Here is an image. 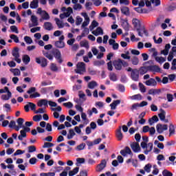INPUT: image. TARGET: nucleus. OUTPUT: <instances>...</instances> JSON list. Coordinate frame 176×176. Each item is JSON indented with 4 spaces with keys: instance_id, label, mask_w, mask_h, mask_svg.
Returning a JSON list of instances; mask_svg holds the SVG:
<instances>
[{
    "instance_id": "f257e3e1",
    "label": "nucleus",
    "mask_w": 176,
    "mask_h": 176,
    "mask_svg": "<svg viewBox=\"0 0 176 176\" xmlns=\"http://www.w3.org/2000/svg\"><path fill=\"white\" fill-rule=\"evenodd\" d=\"M140 145L142 149H144V155H148L149 152H152L153 149V143L146 144L145 142H142Z\"/></svg>"
},
{
    "instance_id": "f03ea898",
    "label": "nucleus",
    "mask_w": 176,
    "mask_h": 176,
    "mask_svg": "<svg viewBox=\"0 0 176 176\" xmlns=\"http://www.w3.org/2000/svg\"><path fill=\"white\" fill-rule=\"evenodd\" d=\"M75 72L76 74L82 75L84 72H86V64H85V63L83 62L78 63L76 65Z\"/></svg>"
},
{
    "instance_id": "7ed1b4c3",
    "label": "nucleus",
    "mask_w": 176,
    "mask_h": 176,
    "mask_svg": "<svg viewBox=\"0 0 176 176\" xmlns=\"http://www.w3.org/2000/svg\"><path fill=\"white\" fill-rule=\"evenodd\" d=\"M22 129H23L20 131V135L18 136L19 141H23V138H25L27 137V133L30 132L31 130L28 126H23Z\"/></svg>"
},
{
    "instance_id": "20e7f679",
    "label": "nucleus",
    "mask_w": 176,
    "mask_h": 176,
    "mask_svg": "<svg viewBox=\"0 0 176 176\" xmlns=\"http://www.w3.org/2000/svg\"><path fill=\"white\" fill-rule=\"evenodd\" d=\"M168 126H167V124H158L156 126V130L158 134H163V133H164V131L168 130Z\"/></svg>"
},
{
    "instance_id": "39448f33",
    "label": "nucleus",
    "mask_w": 176,
    "mask_h": 176,
    "mask_svg": "<svg viewBox=\"0 0 176 176\" xmlns=\"http://www.w3.org/2000/svg\"><path fill=\"white\" fill-rule=\"evenodd\" d=\"M81 15L85 19V21L82 24V28H85V27H87V25L90 24V18L89 17V15H87V13L86 12H82Z\"/></svg>"
},
{
    "instance_id": "423d86ee",
    "label": "nucleus",
    "mask_w": 176,
    "mask_h": 176,
    "mask_svg": "<svg viewBox=\"0 0 176 176\" xmlns=\"http://www.w3.org/2000/svg\"><path fill=\"white\" fill-rule=\"evenodd\" d=\"M36 63L40 64L43 68L47 66V59L43 57L36 58Z\"/></svg>"
},
{
    "instance_id": "0eeeda50",
    "label": "nucleus",
    "mask_w": 176,
    "mask_h": 176,
    "mask_svg": "<svg viewBox=\"0 0 176 176\" xmlns=\"http://www.w3.org/2000/svg\"><path fill=\"white\" fill-rule=\"evenodd\" d=\"M19 47H15L12 51V56L14 57L15 61H16L18 64H20V63H21V59L19 58L20 54H19Z\"/></svg>"
},
{
    "instance_id": "6e6552de",
    "label": "nucleus",
    "mask_w": 176,
    "mask_h": 176,
    "mask_svg": "<svg viewBox=\"0 0 176 176\" xmlns=\"http://www.w3.org/2000/svg\"><path fill=\"white\" fill-rule=\"evenodd\" d=\"M131 148L135 153H140L141 152V147L140 146V144L138 142H133L131 144Z\"/></svg>"
},
{
    "instance_id": "1a4fd4ad",
    "label": "nucleus",
    "mask_w": 176,
    "mask_h": 176,
    "mask_svg": "<svg viewBox=\"0 0 176 176\" xmlns=\"http://www.w3.org/2000/svg\"><path fill=\"white\" fill-rule=\"evenodd\" d=\"M105 167H107V160H102L100 162V164H99L97 167H96V171L98 173H101V171H102V170H104L105 168Z\"/></svg>"
},
{
    "instance_id": "9d476101",
    "label": "nucleus",
    "mask_w": 176,
    "mask_h": 176,
    "mask_svg": "<svg viewBox=\"0 0 176 176\" xmlns=\"http://www.w3.org/2000/svg\"><path fill=\"white\" fill-rule=\"evenodd\" d=\"M73 11H72V8L69 7L67 8V12H64L63 14H60V19H61V20L65 19V17H69L71 16V14H72Z\"/></svg>"
},
{
    "instance_id": "9b49d317",
    "label": "nucleus",
    "mask_w": 176,
    "mask_h": 176,
    "mask_svg": "<svg viewBox=\"0 0 176 176\" xmlns=\"http://www.w3.org/2000/svg\"><path fill=\"white\" fill-rule=\"evenodd\" d=\"M131 78L132 80H134L135 82H138V79H140V72H138V69H135L132 71Z\"/></svg>"
},
{
    "instance_id": "f8f14e48",
    "label": "nucleus",
    "mask_w": 176,
    "mask_h": 176,
    "mask_svg": "<svg viewBox=\"0 0 176 176\" xmlns=\"http://www.w3.org/2000/svg\"><path fill=\"white\" fill-rule=\"evenodd\" d=\"M54 56L56 61H58L59 64H61L63 63V58H61V52H60L58 50H56L54 52Z\"/></svg>"
},
{
    "instance_id": "ddd939ff",
    "label": "nucleus",
    "mask_w": 176,
    "mask_h": 176,
    "mask_svg": "<svg viewBox=\"0 0 176 176\" xmlns=\"http://www.w3.org/2000/svg\"><path fill=\"white\" fill-rule=\"evenodd\" d=\"M146 86H151L152 87H155V86H157V82L156 80L154 78H150L144 82Z\"/></svg>"
},
{
    "instance_id": "4468645a",
    "label": "nucleus",
    "mask_w": 176,
    "mask_h": 176,
    "mask_svg": "<svg viewBox=\"0 0 176 176\" xmlns=\"http://www.w3.org/2000/svg\"><path fill=\"white\" fill-rule=\"evenodd\" d=\"M116 137L118 141L123 140V133H122V126H119L118 129L116 130Z\"/></svg>"
},
{
    "instance_id": "2eb2a0df",
    "label": "nucleus",
    "mask_w": 176,
    "mask_h": 176,
    "mask_svg": "<svg viewBox=\"0 0 176 176\" xmlns=\"http://www.w3.org/2000/svg\"><path fill=\"white\" fill-rule=\"evenodd\" d=\"M161 113L158 114V116L162 122H164L165 123H168V120H166V111L164 110L161 109Z\"/></svg>"
},
{
    "instance_id": "dca6fc26",
    "label": "nucleus",
    "mask_w": 176,
    "mask_h": 176,
    "mask_svg": "<svg viewBox=\"0 0 176 176\" xmlns=\"http://www.w3.org/2000/svg\"><path fill=\"white\" fill-rule=\"evenodd\" d=\"M113 65L115 67V69H117V71H120V69H122V60L121 59H118L117 60H115L113 62Z\"/></svg>"
},
{
    "instance_id": "f3484780",
    "label": "nucleus",
    "mask_w": 176,
    "mask_h": 176,
    "mask_svg": "<svg viewBox=\"0 0 176 176\" xmlns=\"http://www.w3.org/2000/svg\"><path fill=\"white\" fill-rule=\"evenodd\" d=\"M92 34L95 35V36H98V35H104V30L100 27L96 28V30L92 32Z\"/></svg>"
},
{
    "instance_id": "a211bd4d",
    "label": "nucleus",
    "mask_w": 176,
    "mask_h": 176,
    "mask_svg": "<svg viewBox=\"0 0 176 176\" xmlns=\"http://www.w3.org/2000/svg\"><path fill=\"white\" fill-rule=\"evenodd\" d=\"M54 45L58 49H64L65 47V43L61 41H55Z\"/></svg>"
},
{
    "instance_id": "6ab92c4d",
    "label": "nucleus",
    "mask_w": 176,
    "mask_h": 176,
    "mask_svg": "<svg viewBox=\"0 0 176 176\" xmlns=\"http://www.w3.org/2000/svg\"><path fill=\"white\" fill-rule=\"evenodd\" d=\"M32 25L30 27H36L39 23H38V18L35 15H32L31 16Z\"/></svg>"
},
{
    "instance_id": "aec40b11",
    "label": "nucleus",
    "mask_w": 176,
    "mask_h": 176,
    "mask_svg": "<svg viewBox=\"0 0 176 176\" xmlns=\"http://www.w3.org/2000/svg\"><path fill=\"white\" fill-rule=\"evenodd\" d=\"M132 24L136 30H140L141 27V23H140V20L137 19H133L132 20Z\"/></svg>"
},
{
    "instance_id": "412c9836",
    "label": "nucleus",
    "mask_w": 176,
    "mask_h": 176,
    "mask_svg": "<svg viewBox=\"0 0 176 176\" xmlns=\"http://www.w3.org/2000/svg\"><path fill=\"white\" fill-rule=\"evenodd\" d=\"M43 28L47 31H52L54 28L53 24L50 22H45L43 25Z\"/></svg>"
},
{
    "instance_id": "4be33fe9",
    "label": "nucleus",
    "mask_w": 176,
    "mask_h": 176,
    "mask_svg": "<svg viewBox=\"0 0 176 176\" xmlns=\"http://www.w3.org/2000/svg\"><path fill=\"white\" fill-rule=\"evenodd\" d=\"M148 71H151V72H160V67L157 65H150L148 66Z\"/></svg>"
},
{
    "instance_id": "5701e85b",
    "label": "nucleus",
    "mask_w": 176,
    "mask_h": 176,
    "mask_svg": "<svg viewBox=\"0 0 176 176\" xmlns=\"http://www.w3.org/2000/svg\"><path fill=\"white\" fill-rule=\"evenodd\" d=\"M49 101H47V100L46 99H41L40 100H38L37 105L38 107H47V104H48Z\"/></svg>"
},
{
    "instance_id": "b1692460",
    "label": "nucleus",
    "mask_w": 176,
    "mask_h": 176,
    "mask_svg": "<svg viewBox=\"0 0 176 176\" xmlns=\"http://www.w3.org/2000/svg\"><path fill=\"white\" fill-rule=\"evenodd\" d=\"M129 100H136V101H141L142 100V96L140 94L133 95L132 96L129 97Z\"/></svg>"
},
{
    "instance_id": "393cba45",
    "label": "nucleus",
    "mask_w": 176,
    "mask_h": 176,
    "mask_svg": "<svg viewBox=\"0 0 176 176\" xmlns=\"http://www.w3.org/2000/svg\"><path fill=\"white\" fill-rule=\"evenodd\" d=\"M171 49V45L166 44L165 45V49L161 51V54H164V56H167L168 54V51Z\"/></svg>"
},
{
    "instance_id": "a878e982",
    "label": "nucleus",
    "mask_w": 176,
    "mask_h": 176,
    "mask_svg": "<svg viewBox=\"0 0 176 176\" xmlns=\"http://www.w3.org/2000/svg\"><path fill=\"white\" fill-rule=\"evenodd\" d=\"M39 6V1L38 0H33L31 1L30 4V7L31 9H36Z\"/></svg>"
},
{
    "instance_id": "bb28decb",
    "label": "nucleus",
    "mask_w": 176,
    "mask_h": 176,
    "mask_svg": "<svg viewBox=\"0 0 176 176\" xmlns=\"http://www.w3.org/2000/svg\"><path fill=\"white\" fill-rule=\"evenodd\" d=\"M87 113L89 117L91 118V116H93V113L97 115V113H98V110H97L96 107H93L92 109H88Z\"/></svg>"
},
{
    "instance_id": "cd10ccee",
    "label": "nucleus",
    "mask_w": 176,
    "mask_h": 176,
    "mask_svg": "<svg viewBox=\"0 0 176 176\" xmlns=\"http://www.w3.org/2000/svg\"><path fill=\"white\" fill-rule=\"evenodd\" d=\"M97 86H98L97 82L92 80L88 83L87 87L88 89H91V90H93L94 89H96Z\"/></svg>"
},
{
    "instance_id": "c85d7f7f",
    "label": "nucleus",
    "mask_w": 176,
    "mask_h": 176,
    "mask_svg": "<svg viewBox=\"0 0 176 176\" xmlns=\"http://www.w3.org/2000/svg\"><path fill=\"white\" fill-rule=\"evenodd\" d=\"M121 12L122 14H125V16H129L130 14V10L128 7L122 6L121 7Z\"/></svg>"
},
{
    "instance_id": "c756f323",
    "label": "nucleus",
    "mask_w": 176,
    "mask_h": 176,
    "mask_svg": "<svg viewBox=\"0 0 176 176\" xmlns=\"http://www.w3.org/2000/svg\"><path fill=\"white\" fill-rule=\"evenodd\" d=\"M148 71H149L148 69V67H141L139 69V72L140 74V75H145V74H146V72H148Z\"/></svg>"
},
{
    "instance_id": "7c9ffc66",
    "label": "nucleus",
    "mask_w": 176,
    "mask_h": 176,
    "mask_svg": "<svg viewBox=\"0 0 176 176\" xmlns=\"http://www.w3.org/2000/svg\"><path fill=\"white\" fill-rule=\"evenodd\" d=\"M81 118L83 120V124L87 125L89 124V119H87V116L85 114V113L82 112L81 113Z\"/></svg>"
},
{
    "instance_id": "2f4dec72",
    "label": "nucleus",
    "mask_w": 176,
    "mask_h": 176,
    "mask_svg": "<svg viewBox=\"0 0 176 176\" xmlns=\"http://www.w3.org/2000/svg\"><path fill=\"white\" fill-rule=\"evenodd\" d=\"M175 134V126L173 124H170L169 125V137L174 135Z\"/></svg>"
},
{
    "instance_id": "473e14b6",
    "label": "nucleus",
    "mask_w": 176,
    "mask_h": 176,
    "mask_svg": "<svg viewBox=\"0 0 176 176\" xmlns=\"http://www.w3.org/2000/svg\"><path fill=\"white\" fill-rule=\"evenodd\" d=\"M55 21L58 28H64V23L58 18H55Z\"/></svg>"
},
{
    "instance_id": "72a5a7b5",
    "label": "nucleus",
    "mask_w": 176,
    "mask_h": 176,
    "mask_svg": "<svg viewBox=\"0 0 176 176\" xmlns=\"http://www.w3.org/2000/svg\"><path fill=\"white\" fill-rule=\"evenodd\" d=\"M120 104V100H114L111 104H110L111 109H116V107Z\"/></svg>"
},
{
    "instance_id": "f704fd0d",
    "label": "nucleus",
    "mask_w": 176,
    "mask_h": 176,
    "mask_svg": "<svg viewBox=\"0 0 176 176\" xmlns=\"http://www.w3.org/2000/svg\"><path fill=\"white\" fill-rule=\"evenodd\" d=\"M41 16L43 20H50V15H49V13H47L46 11H43Z\"/></svg>"
},
{
    "instance_id": "c9c22d12",
    "label": "nucleus",
    "mask_w": 176,
    "mask_h": 176,
    "mask_svg": "<svg viewBox=\"0 0 176 176\" xmlns=\"http://www.w3.org/2000/svg\"><path fill=\"white\" fill-rule=\"evenodd\" d=\"M75 131H74V129H69V133L67 134V140H72L74 137H75Z\"/></svg>"
},
{
    "instance_id": "e433bc0d",
    "label": "nucleus",
    "mask_w": 176,
    "mask_h": 176,
    "mask_svg": "<svg viewBox=\"0 0 176 176\" xmlns=\"http://www.w3.org/2000/svg\"><path fill=\"white\" fill-rule=\"evenodd\" d=\"M80 45L81 47H85V49H89V47H90L89 42L86 40L80 41Z\"/></svg>"
},
{
    "instance_id": "4c0bfd02",
    "label": "nucleus",
    "mask_w": 176,
    "mask_h": 176,
    "mask_svg": "<svg viewBox=\"0 0 176 176\" xmlns=\"http://www.w3.org/2000/svg\"><path fill=\"white\" fill-rule=\"evenodd\" d=\"M78 173H79V167H76L69 172V176H74L75 174H78Z\"/></svg>"
},
{
    "instance_id": "58836bf2",
    "label": "nucleus",
    "mask_w": 176,
    "mask_h": 176,
    "mask_svg": "<svg viewBox=\"0 0 176 176\" xmlns=\"http://www.w3.org/2000/svg\"><path fill=\"white\" fill-rule=\"evenodd\" d=\"M22 60L24 64L27 65L31 61V58L28 55H23Z\"/></svg>"
},
{
    "instance_id": "ea45409f",
    "label": "nucleus",
    "mask_w": 176,
    "mask_h": 176,
    "mask_svg": "<svg viewBox=\"0 0 176 176\" xmlns=\"http://www.w3.org/2000/svg\"><path fill=\"white\" fill-rule=\"evenodd\" d=\"M7 93H8V95L3 94V95L1 96V100H8L10 98V97H12V92L11 91H8Z\"/></svg>"
},
{
    "instance_id": "a19ab883",
    "label": "nucleus",
    "mask_w": 176,
    "mask_h": 176,
    "mask_svg": "<svg viewBox=\"0 0 176 176\" xmlns=\"http://www.w3.org/2000/svg\"><path fill=\"white\" fill-rule=\"evenodd\" d=\"M96 27H98V23L96 21H93L91 24L89 26L90 31H93Z\"/></svg>"
},
{
    "instance_id": "79ce46f5",
    "label": "nucleus",
    "mask_w": 176,
    "mask_h": 176,
    "mask_svg": "<svg viewBox=\"0 0 176 176\" xmlns=\"http://www.w3.org/2000/svg\"><path fill=\"white\" fill-rule=\"evenodd\" d=\"M155 61L159 63V64H163V63H165L166 61V58H163L162 56L155 57Z\"/></svg>"
},
{
    "instance_id": "37998d69",
    "label": "nucleus",
    "mask_w": 176,
    "mask_h": 176,
    "mask_svg": "<svg viewBox=\"0 0 176 176\" xmlns=\"http://www.w3.org/2000/svg\"><path fill=\"white\" fill-rule=\"evenodd\" d=\"M43 56H45V57L48 58V60H53V55H52V54L43 51Z\"/></svg>"
},
{
    "instance_id": "c03bdc74",
    "label": "nucleus",
    "mask_w": 176,
    "mask_h": 176,
    "mask_svg": "<svg viewBox=\"0 0 176 176\" xmlns=\"http://www.w3.org/2000/svg\"><path fill=\"white\" fill-rule=\"evenodd\" d=\"M7 168H9V170H10L8 171L10 174H13V173H16V171H14V166L12 164H8L7 166Z\"/></svg>"
},
{
    "instance_id": "a18cd8bd",
    "label": "nucleus",
    "mask_w": 176,
    "mask_h": 176,
    "mask_svg": "<svg viewBox=\"0 0 176 176\" xmlns=\"http://www.w3.org/2000/svg\"><path fill=\"white\" fill-rule=\"evenodd\" d=\"M10 39H12L15 43H19L20 41L19 40V37L16 34H11L10 36Z\"/></svg>"
},
{
    "instance_id": "49530a36",
    "label": "nucleus",
    "mask_w": 176,
    "mask_h": 176,
    "mask_svg": "<svg viewBox=\"0 0 176 176\" xmlns=\"http://www.w3.org/2000/svg\"><path fill=\"white\" fill-rule=\"evenodd\" d=\"M131 63L133 65H137L140 63V59L136 56H133L131 59Z\"/></svg>"
},
{
    "instance_id": "de8ad7c7",
    "label": "nucleus",
    "mask_w": 176,
    "mask_h": 176,
    "mask_svg": "<svg viewBox=\"0 0 176 176\" xmlns=\"http://www.w3.org/2000/svg\"><path fill=\"white\" fill-rule=\"evenodd\" d=\"M139 87L141 93L146 92V88L145 87V85H144V84H142V82H139Z\"/></svg>"
},
{
    "instance_id": "09e8293b",
    "label": "nucleus",
    "mask_w": 176,
    "mask_h": 176,
    "mask_svg": "<svg viewBox=\"0 0 176 176\" xmlns=\"http://www.w3.org/2000/svg\"><path fill=\"white\" fill-rule=\"evenodd\" d=\"M151 168H152V164H146L144 168V171H146L148 173H151Z\"/></svg>"
},
{
    "instance_id": "8fccbe9b",
    "label": "nucleus",
    "mask_w": 176,
    "mask_h": 176,
    "mask_svg": "<svg viewBox=\"0 0 176 176\" xmlns=\"http://www.w3.org/2000/svg\"><path fill=\"white\" fill-rule=\"evenodd\" d=\"M86 146V144L82 143L76 146V151H83Z\"/></svg>"
},
{
    "instance_id": "3c124183",
    "label": "nucleus",
    "mask_w": 176,
    "mask_h": 176,
    "mask_svg": "<svg viewBox=\"0 0 176 176\" xmlns=\"http://www.w3.org/2000/svg\"><path fill=\"white\" fill-rule=\"evenodd\" d=\"M24 41L28 45H31V43H32V38L28 36L24 37Z\"/></svg>"
},
{
    "instance_id": "603ef678",
    "label": "nucleus",
    "mask_w": 176,
    "mask_h": 176,
    "mask_svg": "<svg viewBox=\"0 0 176 176\" xmlns=\"http://www.w3.org/2000/svg\"><path fill=\"white\" fill-rule=\"evenodd\" d=\"M162 175L163 176H173V173L170 172V170H168L167 169H165L162 171Z\"/></svg>"
},
{
    "instance_id": "864d4df0",
    "label": "nucleus",
    "mask_w": 176,
    "mask_h": 176,
    "mask_svg": "<svg viewBox=\"0 0 176 176\" xmlns=\"http://www.w3.org/2000/svg\"><path fill=\"white\" fill-rule=\"evenodd\" d=\"M110 80L113 82H116L118 80V77L114 73H111L109 75Z\"/></svg>"
},
{
    "instance_id": "5fc2aeb1",
    "label": "nucleus",
    "mask_w": 176,
    "mask_h": 176,
    "mask_svg": "<svg viewBox=\"0 0 176 176\" xmlns=\"http://www.w3.org/2000/svg\"><path fill=\"white\" fill-rule=\"evenodd\" d=\"M34 122H41L42 120V116L41 115H36L33 116Z\"/></svg>"
},
{
    "instance_id": "6e6d98bb",
    "label": "nucleus",
    "mask_w": 176,
    "mask_h": 176,
    "mask_svg": "<svg viewBox=\"0 0 176 176\" xmlns=\"http://www.w3.org/2000/svg\"><path fill=\"white\" fill-rule=\"evenodd\" d=\"M29 153H32L33 152H36V147L35 146H29L28 147Z\"/></svg>"
},
{
    "instance_id": "4d7b16f0",
    "label": "nucleus",
    "mask_w": 176,
    "mask_h": 176,
    "mask_svg": "<svg viewBox=\"0 0 176 176\" xmlns=\"http://www.w3.org/2000/svg\"><path fill=\"white\" fill-rule=\"evenodd\" d=\"M50 69L54 72H56L58 71V67H57V65H56L55 63H52L50 66Z\"/></svg>"
},
{
    "instance_id": "13d9d810",
    "label": "nucleus",
    "mask_w": 176,
    "mask_h": 176,
    "mask_svg": "<svg viewBox=\"0 0 176 176\" xmlns=\"http://www.w3.org/2000/svg\"><path fill=\"white\" fill-rule=\"evenodd\" d=\"M85 162V158H77L76 164V166H79V164H83Z\"/></svg>"
},
{
    "instance_id": "bf43d9fd",
    "label": "nucleus",
    "mask_w": 176,
    "mask_h": 176,
    "mask_svg": "<svg viewBox=\"0 0 176 176\" xmlns=\"http://www.w3.org/2000/svg\"><path fill=\"white\" fill-rule=\"evenodd\" d=\"M16 123L18 124V126H20L21 127H23L24 125L23 123H24V119L23 118H18L17 120H16Z\"/></svg>"
},
{
    "instance_id": "052dcab7",
    "label": "nucleus",
    "mask_w": 176,
    "mask_h": 176,
    "mask_svg": "<svg viewBox=\"0 0 176 176\" xmlns=\"http://www.w3.org/2000/svg\"><path fill=\"white\" fill-rule=\"evenodd\" d=\"M52 146H54V144L50 142H45L43 148H52Z\"/></svg>"
},
{
    "instance_id": "680f3d73",
    "label": "nucleus",
    "mask_w": 176,
    "mask_h": 176,
    "mask_svg": "<svg viewBox=\"0 0 176 176\" xmlns=\"http://www.w3.org/2000/svg\"><path fill=\"white\" fill-rule=\"evenodd\" d=\"M82 21H83V19L80 16H77L76 20V25H80L82 24Z\"/></svg>"
},
{
    "instance_id": "e2e57ef3",
    "label": "nucleus",
    "mask_w": 176,
    "mask_h": 176,
    "mask_svg": "<svg viewBox=\"0 0 176 176\" xmlns=\"http://www.w3.org/2000/svg\"><path fill=\"white\" fill-rule=\"evenodd\" d=\"M10 30L12 32H14L15 34H19V29L17 28V26L12 25L10 26Z\"/></svg>"
},
{
    "instance_id": "0e129e2a",
    "label": "nucleus",
    "mask_w": 176,
    "mask_h": 176,
    "mask_svg": "<svg viewBox=\"0 0 176 176\" xmlns=\"http://www.w3.org/2000/svg\"><path fill=\"white\" fill-rule=\"evenodd\" d=\"M12 72L14 74V76H20L21 72L19 69H12Z\"/></svg>"
},
{
    "instance_id": "69168bd1",
    "label": "nucleus",
    "mask_w": 176,
    "mask_h": 176,
    "mask_svg": "<svg viewBox=\"0 0 176 176\" xmlns=\"http://www.w3.org/2000/svg\"><path fill=\"white\" fill-rule=\"evenodd\" d=\"M158 93L159 91H157V89H151L148 91V94L151 96H155V94H157Z\"/></svg>"
},
{
    "instance_id": "338daca9",
    "label": "nucleus",
    "mask_w": 176,
    "mask_h": 176,
    "mask_svg": "<svg viewBox=\"0 0 176 176\" xmlns=\"http://www.w3.org/2000/svg\"><path fill=\"white\" fill-rule=\"evenodd\" d=\"M94 65H96L98 67H100V65H104L105 64V61L104 60H96L94 62Z\"/></svg>"
},
{
    "instance_id": "774afa93",
    "label": "nucleus",
    "mask_w": 176,
    "mask_h": 176,
    "mask_svg": "<svg viewBox=\"0 0 176 176\" xmlns=\"http://www.w3.org/2000/svg\"><path fill=\"white\" fill-rule=\"evenodd\" d=\"M73 9H74V10H80V9H82V5L79 3H76L74 6Z\"/></svg>"
}]
</instances>
